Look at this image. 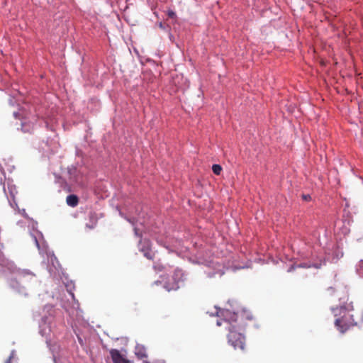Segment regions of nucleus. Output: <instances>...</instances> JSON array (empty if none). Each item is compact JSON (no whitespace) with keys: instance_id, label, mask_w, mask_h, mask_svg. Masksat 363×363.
<instances>
[{"instance_id":"1a4fd4ad","label":"nucleus","mask_w":363,"mask_h":363,"mask_svg":"<svg viewBox=\"0 0 363 363\" xmlns=\"http://www.w3.org/2000/svg\"><path fill=\"white\" fill-rule=\"evenodd\" d=\"M34 129V123H32L31 125H26L25 123H22V130L25 133L31 132Z\"/></svg>"},{"instance_id":"0eeeda50","label":"nucleus","mask_w":363,"mask_h":363,"mask_svg":"<svg viewBox=\"0 0 363 363\" xmlns=\"http://www.w3.org/2000/svg\"><path fill=\"white\" fill-rule=\"evenodd\" d=\"M135 355L139 358V359H144V358H146L147 357V352H146V349L145 347L142 346V345H137L136 347H135Z\"/></svg>"},{"instance_id":"20e7f679","label":"nucleus","mask_w":363,"mask_h":363,"mask_svg":"<svg viewBox=\"0 0 363 363\" xmlns=\"http://www.w3.org/2000/svg\"><path fill=\"white\" fill-rule=\"evenodd\" d=\"M34 274L27 270L24 269H18L15 272H13V277L11 279V281H15L16 283L23 282L26 279H32Z\"/></svg>"},{"instance_id":"7ed1b4c3","label":"nucleus","mask_w":363,"mask_h":363,"mask_svg":"<svg viewBox=\"0 0 363 363\" xmlns=\"http://www.w3.org/2000/svg\"><path fill=\"white\" fill-rule=\"evenodd\" d=\"M139 249L147 259H153L155 252L151 249V242L149 240H141L139 243Z\"/></svg>"},{"instance_id":"39448f33","label":"nucleus","mask_w":363,"mask_h":363,"mask_svg":"<svg viewBox=\"0 0 363 363\" xmlns=\"http://www.w3.org/2000/svg\"><path fill=\"white\" fill-rule=\"evenodd\" d=\"M110 354L113 363H131L130 361L125 359L116 349H112L110 350Z\"/></svg>"},{"instance_id":"423d86ee","label":"nucleus","mask_w":363,"mask_h":363,"mask_svg":"<svg viewBox=\"0 0 363 363\" xmlns=\"http://www.w3.org/2000/svg\"><path fill=\"white\" fill-rule=\"evenodd\" d=\"M356 325H363V309L353 310Z\"/></svg>"},{"instance_id":"6e6552de","label":"nucleus","mask_w":363,"mask_h":363,"mask_svg":"<svg viewBox=\"0 0 363 363\" xmlns=\"http://www.w3.org/2000/svg\"><path fill=\"white\" fill-rule=\"evenodd\" d=\"M66 201L69 206L75 207L79 203V199L76 195L70 194L67 196Z\"/></svg>"},{"instance_id":"f03ea898","label":"nucleus","mask_w":363,"mask_h":363,"mask_svg":"<svg viewBox=\"0 0 363 363\" xmlns=\"http://www.w3.org/2000/svg\"><path fill=\"white\" fill-rule=\"evenodd\" d=\"M339 315L340 317L336 318L335 324L341 333H345L350 326L357 325L353 310L349 311L345 308H340Z\"/></svg>"},{"instance_id":"ddd939ff","label":"nucleus","mask_w":363,"mask_h":363,"mask_svg":"<svg viewBox=\"0 0 363 363\" xmlns=\"http://www.w3.org/2000/svg\"><path fill=\"white\" fill-rule=\"evenodd\" d=\"M134 231H135V234L137 236H138V237H141V236H142V234H141V233H140V230H139V229H138V228H134Z\"/></svg>"},{"instance_id":"2eb2a0df","label":"nucleus","mask_w":363,"mask_h":363,"mask_svg":"<svg viewBox=\"0 0 363 363\" xmlns=\"http://www.w3.org/2000/svg\"><path fill=\"white\" fill-rule=\"evenodd\" d=\"M12 359H13V356L12 355L9 356V357L6 360L5 363H12Z\"/></svg>"},{"instance_id":"f257e3e1","label":"nucleus","mask_w":363,"mask_h":363,"mask_svg":"<svg viewBox=\"0 0 363 363\" xmlns=\"http://www.w3.org/2000/svg\"><path fill=\"white\" fill-rule=\"evenodd\" d=\"M223 316V322L228 325L229 333L228 341L234 349L245 350V337L241 333L244 325L240 323V315L235 313H231L228 310L220 311Z\"/></svg>"},{"instance_id":"4468645a","label":"nucleus","mask_w":363,"mask_h":363,"mask_svg":"<svg viewBox=\"0 0 363 363\" xmlns=\"http://www.w3.org/2000/svg\"><path fill=\"white\" fill-rule=\"evenodd\" d=\"M302 197H303V199L306 200V201H309L311 199V196L309 194L303 195Z\"/></svg>"},{"instance_id":"9b49d317","label":"nucleus","mask_w":363,"mask_h":363,"mask_svg":"<svg viewBox=\"0 0 363 363\" xmlns=\"http://www.w3.org/2000/svg\"><path fill=\"white\" fill-rule=\"evenodd\" d=\"M357 271L363 277V259L360 260L357 265Z\"/></svg>"},{"instance_id":"6ab92c4d","label":"nucleus","mask_w":363,"mask_h":363,"mask_svg":"<svg viewBox=\"0 0 363 363\" xmlns=\"http://www.w3.org/2000/svg\"><path fill=\"white\" fill-rule=\"evenodd\" d=\"M176 272H177V273H180V272H181V271H180V270H177V271H176Z\"/></svg>"},{"instance_id":"f3484780","label":"nucleus","mask_w":363,"mask_h":363,"mask_svg":"<svg viewBox=\"0 0 363 363\" xmlns=\"http://www.w3.org/2000/svg\"><path fill=\"white\" fill-rule=\"evenodd\" d=\"M177 288H178V286H175V287H172V289H176ZM170 290H171V289H167V291H170Z\"/></svg>"},{"instance_id":"f8f14e48","label":"nucleus","mask_w":363,"mask_h":363,"mask_svg":"<svg viewBox=\"0 0 363 363\" xmlns=\"http://www.w3.org/2000/svg\"><path fill=\"white\" fill-rule=\"evenodd\" d=\"M325 264V262L324 261V262H321L320 264H313V267H314L315 268L319 269V268H320V267H321V266H322L323 264Z\"/></svg>"},{"instance_id":"dca6fc26","label":"nucleus","mask_w":363,"mask_h":363,"mask_svg":"<svg viewBox=\"0 0 363 363\" xmlns=\"http://www.w3.org/2000/svg\"><path fill=\"white\" fill-rule=\"evenodd\" d=\"M174 16H175V13L173 11L169 12V17H174Z\"/></svg>"},{"instance_id":"a211bd4d","label":"nucleus","mask_w":363,"mask_h":363,"mask_svg":"<svg viewBox=\"0 0 363 363\" xmlns=\"http://www.w3.org/2000/svg\"><path fill=\"white\" fill-rule=\"evenodd\" d=\"M221 324H222V323L220 321H219V320L217 321V325H218L220 326V325H221Z\"/></svg>"},{"instance_id":"9d476101","label":"nucleus","mask_w":363,"mask_h":363,"mask_svg":"<svg viewBox=\"0 0 363 363\" xmlns=\"http://www.w3.org/2000/svg\"><path fill=\"white\" fill-rule=\"evenodd\" d=\"M212 170L215 174L219 175L222 171V167L219 164H213L212 166Z\"/></svg>"}]
</instances>
